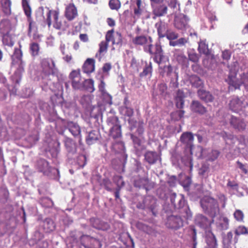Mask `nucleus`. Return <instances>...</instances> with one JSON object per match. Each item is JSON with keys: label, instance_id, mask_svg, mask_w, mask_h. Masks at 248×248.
<instances>
[{"label": "nucleus", "instance_id": "obj_1", "mask_svg": "<svg viewBox=\"0 0 248 248\" xmlns=\"http://www.w3.org/2000/svg\"><path fill=\"white\" fill-rule=\"evenodd\" d=\"M152 38L151 36L140 35H137L132 39V43L135 46H142L144 48V52L151 55H154V61L158 64H160L161 60L164 56L160 42L155 44V50L153 51Z\"/></svg>", "mask_w": 248, "mask_h": 248}, {"label": "nucleus", "instance_id": "obj_2", "mask_svg": "<svg viewBox=\"0 0 248 248\" xmlns=\"http://www.w3.org/2000/svg\"><path fill=\"white\" fill-rule=\"evenodd\" d=\"M35 168L39 172H42L44 175L52 177L59 173L58 170L50 167L48 162L44 159H39L35 165Z\"/></svg>", "mask_w": 248, "mask_h": 248}, {"label": "nucleus", "instance_id": "obj_3", "mask_svg": "<svg viewBox=\"0 0 248 248\" xmlns=\"http://www.w3.org/2000/svg\"><path fill=\"white\" fill-rule=\"evenodd\" d=\"M202 207L205 212L208 213L216 214V210L218 208V203L215 199L210 197H205L201 202Z\"/></svg>", "mask_w": 248, "mask_h": 248}, {"label": "nucleus", "instance_id": "obj_4", "mask_svg": "<svg viewBox=\"0 0 248 248\" xmlns=\"http://www.w3.org/2000/svg\"><path fill=\"white\" fill-rule=\"evenodd\" d=\"M180 141L186 148L191 151L194 146V135L191 132H183L180 138Z\"/></svg>", "mask_w": 248, "mask_h": 248}, {"label": "nucleus", "instance_id": "obj_5", "mask_svg": "<svg viewBox=\"0 0 248 248\" xmlns=\"http://www.w3.org/2000/svg\"><path fill=\"white\" fill-rule=\"evenodd\" d=\"M229 123L234 130L238 132L244 131L246 129V124L243 119L231 115L229 120Z\"/></svg>", "mask_w": 248, "mask_h": 248}, {"label": "nucleus", "instance_id": "obj_6", "mask_svg": "<svg viewBox=\"0 0 248 248\" xmlns=\"http://www.w3.org/2000/svg\"><path fill=\"white\" fill-rule=\"evenodd\" d=\"M166 225L168 228L178 229L183 226V220L179 216L171 215L168 217Z\"/></svg>", "mask_w": 248, "mask_h": 248}, {"label": "nucleus", "instance_id": "obj_7", "mask_svg": "<svg viewBox=\"0 0 248 248\" xmlns=\"http://www.w3.org/2000/svg\"><path fill=\"white\" fill-rule=\"evenodd\" d=\"M22 5L24 13L27 16L28 21L29 23L28 35L30 36L31 35L32 27L35 24V23L33 22L31 17V9L29 5L28 0H22Z\"/></svg>", "mask_w": 248, "mask_h": 248}, {"label": "nucleus", "instance_id": "obj_8", "mask_svg": "<svg viewBox=\"0 0 248 248\" xmlns=\"http://www.w3.org/2000/svg\"><path fill=\"white\" fill-rule=\"evenodd\" d=\"M188 20L187 16L183 14L177 15L174 19V25L178 30L186 29L188 26Z\"/></svg>", "mask_w": 248, "mask_h": 248}, {"label": "nucleus", "instance_id": "obj_9", "mask_svg": "<svg viewBox=\"0 0 248 248\" xmlns=\"http://www.w3.org/2000/svg\"><path fill=\"white\" fill-rule=\"evenodd\" d=\"M43 72L47 75H53L54 73L55 66L54 61L49 58H45L41 62Z\"/></svg>", "mask_w": 248, "mask_h": 248}, {"label": "nucleus", "instance_id": "obj_10", "mask_svg": "<svg viewBox=\"0 0 248 248\" xmlns=\"http://www.w3.org/2000/svg\"><path fill=\"white\" fill-rule=\"evenodd\" d=\"M153 13L155 16L161 17L167 13V6L164 1L154 3L152 5Z\"/></svg>", "mask_w": 248, "mask_h": 248}, {"label": "nucleus", "instance_id": "obj_11", "mask_svg": "<svg viewBox=\"0 0 248 248\" xmlns=\"http://www.w3.org/2000/svg\"><path fill=\"white\" fill-rule=\"evenodd\" d=\"M90 111L89 123L91 124H93L94 126H97L99 124L98 118L101 117L102 119V116L101 109L98 107H93Z\"/></svg>", "mask_w": 248, "mask_h": 248}, {"label": "nucleus", "instance_id": "obj_12", "mask_svg": "<svg viewBox=\"0 0 248 248\" xmlns=\"http://www.w3.org/2000/svg\"><path fill=\"white\" fill-rule=\"evenodd\" d=\"M170 201L173 206L176 209L184 208L185 203L184 195H177L175 193H172L170 196Z\"/></svg>", "mask_w": 248, "mask_h": 248}, {"label": "nucleus", "instance_id": "obj_13", "mask_svg": "<svg viewBox=\"0 0 248 248\" xmlns=\"http://www.w3.org/2000/svg\"><path fill=\"white\" fill-rule=\"evenodd\" d=\"M66 126L73 136L78 139L80 143L81 140V129L79 126L77 124L70 121L67 123Z\"/></svg>", "mask_w": 248, "mask_h": 248}, {"label": "nucleus", "instance_id": "obj_14", "mask_svg": "<svg viewBox=\"0 0 248 248\" xmlns=\"http://www.w3.org/2000/svg\"><path fill=\"white\" fill-rule=\"evenodd\" d=\"M108 42V31L106 34V41H102L99 44V49L95 55V57L98 58L99 61L101 60L102 57L104 56L107 52Z\"/></svg>", "mask_w": 248, "mask_h": 248}, {"label": "nucleus", "instance_id": "obj_15", "mask_svg": "<svg viewBox=\"0 0 248 248\" xmlns=\"http://www.w3.org/2000/svg\"><path fill=\"white\" fill-rule=\"evenodd\" d=\"M243 101L237 97L232 98L229 103V108L234 112L238 113L243 108Z\"/></svg>", "mask_w": 248, "mask_h": 248}, {"label": "nucleus", "instance_id": "obj_16", "mask_svg": "<svg viewBox=\"0 0 248 248\" xmlns=\"http://www.w3.org/2000/svg\"><path fill=\"white\" fill-rule=\"evenodd\" d=\"M90 223L93 228L98 230L105 231L108 228V224L107 222H104L98 218H91Z\"/></svg>", "mask_w": 248, "mask_h": 248}, {"label": "nucleus", "instance_id": "obj_17", "mask_svg": "<svg viewBox=\"0 0 248 248\" xmlns=\"http://www.w3.org/2000/svg\"><path fill=\"white\" fill-rule=\"evenodd\" d=\"M195 223L201 228L205 229L211 226V220L204 216L199 214L195 219Z\"/></svg>", "mask_w": 248, "mask_h": 248}, {"label": "nucleus", "instance_id": "obj_18", "mask_svg": "<svg viewBox=\"0 0 248 248\" xmlns=\"http://www.w3.org/2000/svg\"><path fill=\"white\" fill-rule=\"evenodd\" d=\"M109 42H111L112 49H114V45L118 46L122 44V36L120 33L114 32L113 30L109 31Z\"/></svg>", "mask_w": 248, "mask_h": 248}, {"label": "nucleus", "instance_id": "obj_19", "mask_svg": "<svg viewBox=\"0 0 248 248\" xmlns=\"http://www.w3.org/2000/svg\"><path fill=\"white\" fill-rule=\"evenodd\" d=\"M78 16V12L76 7L74 4H69L65 9V16L67 19L71 21Z\"/></svg>", "mask_w": 248, "mask_h": 248}, {"label": "nucleus", "instance_id": "obj_20", "mask_svg": "<svg viewBox=\"0 0 248 248\" xmlns=\"http://www.w3.org/2000/svg\"><path fill=\"white\" fill-rule=\"evenodd\" d=\"M101 138V135L99 130H93L89 132L86 138V141L88 144H92L96 141L99 140Z\"/></svg>", "mask_w": 248, "mask_h": 248}, {"label": "nucleus", "instance_id": "obj_21", "mask_svg": "<svg viewBox=\"0 0 248 248\" xmlns=\"http://www.w3.org/2000/svg\"><path fill=\"white\" fill-rule=\"evenodd\" d=\"M12 26L10 21L8 19H2L0 22V35L10 33Z\"/></svg>", "mask_w": 248, "mask_h": 248}, {"label": "nucleus", "instance_id": "obj_22", "mask_svg": "<svg viewBox=\"0 0 248 248\" xmlns=\"http://www.w3.org/2000/svg\"><path fill=\"white\" fill-rule=\"evenodd\" d=\"M155 27L159 38L166 36L167 33V25L165 23L160 20L155 24Z\"/></svg>", "mask_w": 248, "mask_h": 248}, {"label": "nucleus", "instance_id": "obj_23", "mask_svg": "<svg viewBox=\"0 0 248 248\" xmlns=\"http://www.w3.org/2000/svg\"><path fill=\"white\" fill-rule=\"evenodd\" d=\"M64 145L67 151L72 155L77 152V145L75 141L69 138H65L64 140Z\"/></svg>", "mask_w": 248, "mask_h": 248}, {"label": "nucleus", "instance_id": "obj_24", "mask_svg": "<svg viewBox=\"0 0 248 248\" xmlns=\"http://www.w3.org/2000/svg\"><path fill=\"white\" fill-rule=\"evenodd\" d=\"M198 94L200 99L206 103L212 102L214 99V96L210 92L204 90H199Z\"/></svg>", "mask_w": 248, "mask_h": 248}, {"label": "nucleus", "instance_id": "obj_25", "mask_svg": "<svg viewBox=\"0 0 248 248\" xmlns=\"http://www.w3.org/2000/svg\"><path fill=\"white\" fill-rule=\"evenodd\" d=\"M99 92L100 93V98L104 104L108 103V93L105 89V83L101 80L98 86Z\"/></svg>", "mask_w": 248, "mask_h": 248}, {"label": "nucleus", "instance_id": "obj_26", "mask_svg": "<svg viewBox=\"0 0 248 248\" xmlns=\"http://www.w3.org/2000/svg\"><path fill=\"white\" fill-rule=\"evenodd\" d=\"M99 92L100 93V98L104 104L108 103V93L105 89V83L101 80L98 86Z\"/></svg>", "mask_w": 248, "mask_h": 248}, {"label": "nucleus", "instance_id": "obj_27", "mask_svg": "<svg viewBox=\"0 0 248 248\" xmlns=\"http://www.w3.org/2000/svg\"><path fill=\"white\" fill-rule=\"evenodd\" d=\"M94 62L93 59L88 58L82 66L83 71L87 74L93 72L94 70Z\"/></svg>", "mask_w": 248, "mask_h": 248}, {"label": "nucleus", "instance_id": "obj_28", "mask_svg": "<svg viewBox=\"0 0 248 248\" xmlns=\"http://www.w3.org/2000/svg\"><path fill=\"white\" fill-rule=\"evenodd\" d=\"M48 11L46 14V17H44V19L49 27L51 25V16H53L54 21L57 20L59 13L56 10H50L47 8Z\"/></svg>", "mask_w": 248, "mask_h": 248}, {"label": "nucleus", "instance_id": "obj_29", "mask_svg": "<svg viewBox=\"0 0 248 248\" xmlns=\"http://www.w3.org/2000/svg\"><path fill=\"white\" fill-rule=\"evenodd\" d=\"M85 248H101L100 242L93 237L88 238L83 245Z\"/></svg>", "mask_w": 248, "mask_h": 248}, {"label": "nucleus", "instance_id": "obj_30", "mask_svg": "<svg viewBox=\"0 0 248 248\" xmlns=\"http://www.w3.org/2000/svg\"><path fill=\"white\" fill-rule=\"evenodd\" d=\"M144 159L150 164H155L158 159V155L155 151H147L144 154Z\"/></svg>", "mask_w": 248, "mask_h": 248}, {"label": "nucleus", "instance_id": "obj_31", "mask_svg": "<svg viewBox=\"0 0 248 248\" xmlns=\"http://www.w3.org/2000/svg\"><path fill=\"white\" fill-rule=\"evenodd\" d=\"M235 236L234 237L235 243L238 242V236L240 235H246L248 236V227L244 225H239L237 227L234 231Z\"/></svg>", "mask_w": 248, "mask_h": 248}, {"label": "nucleus", "instance_id": "obj_32", "mask_svg": "<svg viewBox=\"0 0 248 248\" xmlns=\"http://www.w3.org/2000/svg\"><path fill=\"white\" fill-rule=\"evenodd\" d=\"M150 184V181L147 178H140L135 180L134 185L135 186L142 187L148 190Z\"/></svg>", "mask_w": 248, "mask_h": 248}, {"label": "nucleus", "instance_id": "obj_33", "mask_svg": "<svg viewBox=\"0 0 248 248\" xmlns=\"http://www.w3.org/2000/svg\"><path fill=\"white\" fill-rule=\"evenodd\" d=\"M191 107L192 110L195 112L202 114L206 112V108L198 101H192Z\"/></svg>", "mask_w": 248, "mask_h": 248}, {"label": "nucleus", "instance_id": "obj_34", "mask_svg": "<svg viewBox=\"0 0 248 248\" xmlns=\"http://www.w3.org/2000/svg\"><path fill=\"white\" fill-rule=\"evenodd\" d=\"M1 7L3 13L6 16L11 14V1L10 0H0Z\"/></svg>", "mask_w": 248, "mask_h": 248}, {"label": "nucleus", "instance_id": "obj_35", "mask_svg": "<svg viewBox=\"0 0 248 248\" xmlns=\"http://www.w3.org/2000/svg\"><path fill=\"white\" fill-rule=\"evenodd\" d=\"M9 198V193L7 187L2 186L0 187V202L2 203L7 202Z\"/></svg>", "mask_w": 248, "mask_h": 248}, {"label": "nucleus", "instance_id": "obj_36", "mask_svg": "<svg viewBox=\"0 0 248 248\" xmlns=\"http://www.w3.org/2000/svg\"><path fill=\"white\" fill-rule=\"evenodd\" d=\"M22 52L20 48H15L13 54L12 55L11 58L12 59V63L16 64L22 61Z\"/></svg>", "mask_w": 248, "mask_h": 248}, {"label": "nucleus", "instance_id": "obj_37", "mask_svg": "<svg viewBox=\"0 0 248 248\" xmlns=\"http://www.w3.org/2000/svg\"><path fill=\"white\" fill-rule=\"evenodd\" d=\"M91 98L89 95H84L81 98L80 103L85 108L88 110H91L93 107L91 105Z\"/></svg>", "mask_w": 248, "mask_h": 248}, {"label": "nucleus", "instance_id": "obj_38", "mask_svg": "<svg viewBox=\"0 0 248 248\" xmlns=\"http://www.w3.org/2000/svg\"><path fill=\"white\" fill-rule=\"evenodd\" d=\"M208 248H217V239L215 234L212 232L208 234L206 238Z\"/></svg>", "mask_w": 248, "mask_h": 248}, {"label": "nucleus", "instance_id": "obj_39", "mask_svg": "<svg viewBox=\"0 0 248 248\" xmlns=\"http://www.w3.org/2000/svg\"><path fill=\"white\" fill-rule=\"evenodd\" d=\"M43 237L44 235L43 233L40 232L39 231H35L29 241L30 245H34L35 244H37L38 241L43 239Z\"/></svg>", "mask_w": 248, "mask_h": 248}, {"label": "nucleus", "instance_id": "obj_40", "mask_svg": "<svg viewBox=\"0 0 248 248\" xmlns=\"http://www.w3.org/2000/svg\"><path fill=\"white\" fill-rule=\"evenodd\" d=\"M160 74L162 76H164L165 74L167 76H170L172 71V68L170 64L165 65L163 66H161V64H158Z\"/></svg>", "mask_w": 248, "mask_h": 248}, {"label": "nucleus", "instance_id": "obj_41", "mask_svg": "<svg viewBox=\"0 0 248 248\" xmlns=\"http://www.w3.org/2000/svg\"><path fill=\"white\" fill-rule=\"evenodd\" d=\"M198 50L199 52L201 54H203L205 55H209L211 54L210 50L208 48V46L203 41L199 42Z\"/></svg>", "mask_w": 248, "mask_h": 248}, {"label": "nucleus", "instance_id": "obj_42", "mask_svg": "<svg viewBox=\"0 0 248 248\" xmlns=\"http://www.w3.org/2000/svg\"><path fill=\"white\" fill-rule=\"evenodd\" d=\"M44 230L46 232L53 231L55 229V225L53 220L50 218H46L43 223Z\"/></svg>", "mask_w": 248, "mask_h": 248}, {"label": "nucleus", "instance_id": "obj_43", "mask_svg": "<svg viewBox=\"0 0 248 248\" xmlns=\"http://www.w3.org/2000/svg\"><path fill=\"white\" fill-rule=\"evenodd\" d=\"M54 22L53 27L56 29L65 31L69 27L68 24L66 21L62 22L61 20H59V17H57V20H55Z\"/></svg>", "mask_w": 248, "mask_h": 248}, {"label": "nucleus", "instance_id": "obj_44", "mask_svg": "<svg viewBox=\"0 0 248 248\" xmlns=\"http://www.w3.org/2000/svg\"><path fill=\"white\" fill-rule=\"evenodd\" d=\"M93 83V80L92 79L85 80L83 83V90L93 93L94 91Z\"/></svg>", "mask_w": 248, "mask_h": 248}, {"label": "nucleus", "instance_id": "obj_45", "mask_svg": "<svg viewBox=\"0 0 248 248\" xmlns=\"http://www.w3.org/2000/svg\"><path fill=\"white\" fill-rule=\"evenodd\" d=\"M40 46L36 42H32L30 44V52L33 57H36L39 55Z\"/></svg>", "mask_w": 248, "mask_h": 248}, {"label": "nucleus", "instance_id": "obj_46", "mask_svg": "<svg viewBox=\"0 0 248 248\" xmlns=\"http://www.w3.org/2000/svg\"><path fill=\"white\" fill-rule=\"evenodd\" d=\"M110 135L113 139L120 137L121 136V126L118 124L113 125L111 128Z\"/></svg>", "mask_w": 248, "mask_h": 248}, {"label": "nucleus", "instance_id": "obj_47", "mask_svg": "<svg viewBox=\"0 0 248 248\" xmlns=\"http://www.w3.org/2000/svg\"><path fill=\"white\" fill-rule=\"evenodd\" d=\"M7 80L5 77L0 72V83L2 84L11 93L14 94H16V89L14 87L13 89L11 90L10 86L7 83Z\"/></svg>", "mask_w": 248, "mask_h": 248}, {"label": "nucleus", "instance_id": "obj_48", "mask_svg": "<svg viewBox=\"0 0 248 248\" xmlns=\"http://www.w3.org/2000/svg\"><path fill=\"white\" fill-rule=\"evenodd\" d=\"M189 81L192 86L195 88H199L203 84V82L200 78L195 75H193L189 78Z\"/></svg>", "mask_w": 248, "mask_h": 248}, {"label": "nucleus", "instance_id": "obj_49", "mask_svg": "<svg viewBox=\"0 0 248 248\" xmlns=\"http://www.w3.org/2000/svg\"><path fill=\"white\" fill-rule=\"evenodd\" d=\"M152 64L151 62H149V63H146L145 66L143 68V71L140 73V78L147 76L148 75H151L152 73Z\"/></svg>", "mask_w": 248, "mask_h": 248}, {"label": "nucleus", "instance_id": "obj_50", "mask_svg": "<svg viewBox=\"0 0 248 248\" xmlns=\"http://www.w3.org/2000/svg\"><path fill=\"white\" fill-rule=\"evenodd\" d=\"M2 37V43L4 45L12 46L14 45L11 35L10 33L1 35Z\"/></svg>", "mask_w": 248, "mask_h": 248}, {"label": "nucleus", "instance_id": "obj_51", "mask_svg": "<svg viewBox=\"0 0 248 248\" xmlns=\"http://www.w3.org/2000/svg\"><path fill=\"white\" fill-rule=\"evenodd\" d=\"M187 42V39L184 37H181L176 41H170L169 44L170 46H184V45H185Z\"/></svg>", "mask_w": 248, "mask_h": 248}, {"label": "nucleus", "instance_id": "obj_52", "mask_svg": "<svg viewBox=\"0 0 248 248\" xmlns=\"http://www.w3.org/2000/svg\"><path fill=\"white\" fill-rule=\"evenodd\" d=\"M136 5L137 7H135L134 9V17L139 18L142 13V10L140 7L141 5V0H137Z\"/></svg>", "mask_w": 248, "mask_h": 248}, {"label": "nucleus", "instance_id": "obj_53", "mask_svg": "<svg viewBox=\"0 0 248 248\" xmlns=\"http://www.w3.org/2000/svg\"><path fill=\"white\" fill-rule=\"evenodd\" d=\"M83 82L81 81V77L77 79L72 81V86L75 90H83Z\"/></svg>", "mask_w": 248, "mask_h": 248}, {"label": "nucleus", "instance_id": "obj_54", "mask_svg": "<svg viewBox=\"0 0 248 248\" xmlns=\"http://www.w3.org/2000/svg\"><path fill=\"white\" fill-rule=\"evenodd\" d=\"M16 64H18V67L16 71L15 75L17 77L19 78L20 80L21 77V75L22 73L24 71L25 64L23 61L19 62L18 63H16Z\"/></svg>", "mask_w": 248, "mask_h": 248}, {"label": "nucleus", "instance_id": "obj_55", "mask_svg": "<svg viewBox=\"0 0 248 248\" xmlns=\"http://www.w3.org/2000/svg\"><path fill=\"white\" fill-rule=\"evenodd\" d=\"M220 154V153L218 150H213L211 151V153L208 154V160L210 161H214L217 159Z\"/></svg>", "mask_w": 248, "mask_h": 248}, {"label": "nucleus", "instance_id": "obj_56", "mask_svg": "<svg viewBox=\"0 0 248 248\" xmlns=\"http://www.w3.org/2000/svg\"><path fill=\"white\" fill-rule=\"evenodd\" d=\"M234 218L238 222H244V215L242 210H236L233 214Z\"/></svg>", "mask_w": 248, "mask_h": 248}, {"label": "nucleus", "instance_id": "obj_57", "mask_svg": "<svg viewBox=\"0 0 248 248\" xmlns=\"http://www.w3.org/2000/svg\"><path fill=\"white\" fill-rule=\"evenodd\" d=\"M228 83L234 87L235 89L239 88L241 85V84L238 82L235 77H232L230 76L228 77Z\"/></svg>", "mask_w": 248, "mask_h": 248}, {"label": "nucleus", "instance_id": "obj_58", "mask_svg": "<svg viewBox=\"0 0 248 248\" xmlns=\"http://www.w3.org/2000/svg\"><path fill=\"white\" fill-rule=\"evenodd\" d=\"M121 4L119 0H110L109 7L111 9L118 11L121 7Z\"/></svg>", "mask_w": 248, "mask_h": 248}, {"label": "nucleus", "instance_id": "obj_59", "mask_svg": "<svg viewBox=\"0 0 248 248\" xmlns=\"http://www.w3.org/2000/svg\"><path fill=\"white\" fill-rule=\"evenodd\" d=\"M119 149L120 151H124V142L122 141H119L115 144H113L111 146V149L116 150L117 152H119L117 149Z\"/></svg>", "mask_w": 248, "mask_h": 248}, {"label": "nucleus", "instance_id": "obj_60", "mask_svg": "<svg viewBox=\"0 0 248 248\" xmlns=\"http://www.w3.org/2000/svg\"><path fill=\"white\" fill-rule=\"evenodd\" d=\"M166 36L169 40L170 41H173L172 40H174V39L178 38V33L173 31H167Z\"/></svg>", "mask_w": 248, "mask_h": 248}, {"label": "nucleus", "instance_id": "obj_61", "mask_svg": "<svg viewBox=\"0 0 248 248\" xmlns=\"http://www.w3.org/2000/svg\"><path fill=\"white\" fill-rule=\"evenodd\" d=\"M80 77V71L79 70H73L69 75V78L71 79L72 81L74 80L77 79V78Z\"/></svg>", "mask_w": 248, "mask_h": 248}, {"label": "nucleus", "instance_id": "obj_62", "mask_svg": "<svg viewBox=\"0 0 248 248\" xmlns=\"http://www.w3.org/2000/svg\"><path fill=\"white\" fill-rule=\"evenodd\" d=\"M184 211V214L183 215V217L186 219H188L191 218L192 214L188 207H185L183 209Z\"/></svg>", "mask_w": 248, "mask_h": 248}, {"label": "nucleus", "instance_id": "obj_63", "mask_svg": "<svg viewBox=\"0 0 248 248\" xmlns=\"http://www.w3.org/2000/svg\"><path fill=\"white\" fill-rule=\"evenodd\" d=\"M131 138L132 139V140L133 141L135 147H140V146L141 145V140L139 138H138L137 136H135L133 135H131Z\"/></svg>", "mask_w": 248, "mask_h": 248}, {"label": "nucleus", "instance_id": "obj_64", "mask_svg": "<svg viewBox=\"0 0 248 248\" xmlns=\"http://www.w3.org/2000/svg\"><path fill=\"white\" fill-rule=\"evenodd\" d=\"M41 202L43 204H44V202H46V204H44V206L49 207L53 205V202L49 198H45L41 200Z\"/></svg>", "mask_w": 248, "mask_h": 248}]
</instances>
